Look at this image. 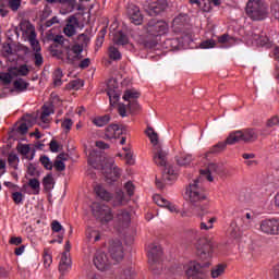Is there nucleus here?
<instances>
[{
  "mask_svg": "<svg viewBox=\"0 0 279 279\" xmlns=\"http://www.w3.org/2000/svg\"><path fill=\"white\" fill-rule=\"evenodd\" d=\"M218 244L215 240L203 239L196 244V256H198L199 262H190L185 266V274L189 279H206L205 267H210V258L215 254Z\"/></svg>",
  "mask_w": 279,
  "mask_h": 279,
  "instance_id": "obj_1",
  "label": "nucleus"
},
{
  "mask_svg": "<svg viewBox=\"0 0 279 279\" xmlns=\"http://www.w3.org/2000/svg\"><path fill=\"white\" fill-rule=\"evenodd\" d=\"M92 213L94 217L100 221V223L106 225L110 223L112 219H114L116 228L121 232V230L129 228L130 221H132V218L130 216V211L125 209H119L114 215L112 214V209L108 205L94 203L92 205Z\"/></svg>",
  "mask_w": 279,
  "mask_h": 279,
  "instance_id": "obj_2",
  "label": "nucleus"
},
{
  "mask_svg": "<svg viewBox=\"0 0 279 279\" xmlns=\"http://www.w3.org/2000/svg\"><path fill=\"white\" fill-rule=\"evenodd\" d=\"M124 189L129 196L121 190L117 191L114 194H111L106 190L104 185H96L94 191L100 199L104 202H111L112 206H125L130 201V197L134 195V184L132 182H126Z\"/></svg>",
  "mask_w": 279,
  "mask_h": 279,
  "instance_id": "obj_3",
  "label": "nucleus"
},
{
  "mask_svg": "<svg viewBox=\"0 0 279 279\" xmlns=\"http://www.w3.org/2000/svg\"><path fill=\"white\" fill-rule=\"evenodd\" d=\"M77 40L78 43H81V45L76 44L71 47L69 39L64 38V36L57 35L53 38V43L60 45L61 47H63V49H66L68 64H73L75 60H80L82 58V52L84 51V46L90 43V38H88L85 34L78 35Z\"/></svg>",
  "mask_w": 279,
  "mask_h": 279,
  "instance_id": "obj_4",
  "label": "nucleus"
},
{
  "mask_svg": "<svg viewBox=\"0 0 279 279\" xmlns=\"http://www.w3.org/2000/svg\"><path fill=\"white\" fill-rule=\"evenodd\" d=\"M185 197L191 204L192 210H195L197 215H205L206 207H204V202H206V192L199 182V179L190 183L185 191Z\"/></svg>",
  "mask_w": 279,
  "mask_h": 279,
  "instance_id": "obj_5",
  "label": "nucleus"
},
{
  "mask_svg": "<svg viewBox=\"0 0 279 279\" xmlns=\"http://www.w3.org/2000/svg\"><path fill=\"white\" fill-rule=\"evenodd\" d=\"M88 163L90 167H94V169H100L105 174V178L110 180V182H117V180L121 178V169L114 166V159L104 157L102 160L100 159V163H97V159H94L93 153H90L88 157Z\"/></svg>",
  "mask_w": 279,
  "mask_h": 279,
  "instance_id": "obj_6",
  "label": "nucleus"
},
{
  "mask_svg": "<svg viewBox=\"0 0 279 279\" xmlns=\"http://www.w3.org/2000/svg\"><path fill=\"white\" fill-rule=\"evenodd\" d=\"M245 13L251 21H265L269 16V8L263 0H248Z\"/></svg>",
  "mask_w": 279,
  "mask_h": 279,
  "instance_id": "obj_7",
  "label": "nucleus"
},
{
  "mask_svg": "<svg viewBox=\"0 0 279 279\" xmlns=\"http://www.w3.org/2000/svg\"><path fill=\"white\" fill-rule=\"evenodd\" d=\"M147 256L149 269L154 274H160L162 271V247L156 243H151L147 246Z\"/></svg>",
  "mask_w": 279,
  "mask_h": 279,
  "instance_id": "obj_8",
  "label": "nucleus"
},
{
  "mask_svg": "<svg viewBox=\"0 0 279 279\" xmlns=\"http://www.w3.org/2000/svg\"><path fill=\"white\" fill-rule=\"evenodd\" d=\"M154 162L158 167H165L162 182L167 184V182H173V180H175V170H173V167L167 166V151L159 148L154 155Z\"/></svg>",
  "mask_w": 279,
  "mask_h": 279,
  "instance_id": "obj_9",
  "label": "nucleus"
},
{
  "mask_svg": "<svg viewBox=\"0 0 279 279\" xmlns=\"http://www.w3.org/2000/svg\"><path fill=\"white\" fill-rule=\"evenodd\" d=\"M146 32L149 36L158 38V36H165L169 32V24L165 21L150 20L146 25Z\"/></svg>",
  "mask_w": 279,
  "mask_h": 279,
  "instance_id": "obj_10",
  "label": "nucleus"
},
{
  "mask_svg": "<svg viewBox=\"0 0 279 279\" xmlns=\"http://www.w3.org/2000/svg\"><path fill=\"white\" fill-rule=\"evenodd\" d=\"M259 232L264 234H279V219H265L259 223Z\"/></svg>",
  "mask_w": 279,
  "mask_h": 279,
  "instance_id": "obj_11",
  "label": "nucleus"
},
{
  "mask_svg": "<svg viewBox=\"0 0 279 279\" xmlns=\"http://www.w3.org/2000/svg\"><path fill=\"white\" fill-rule=\"evenodd\" d=\"M144 8L145 12H147L149 16H158L160 12H165V10H167V0H156L145 4Z\"/></svg>",
  "mask_w": 279,
  "mask_h": 279,
  "instance_id": "obj_12",
  "label": "nucleus"
},
{
  "mask_svg": "<svg viewBox=\"0 0 279 279\" xmlns=\"http://www.w3.org/2000/svg\"><path fill=\"white\" fill-rule=\"evenodd\" d=\"M94 265L99 271H106L112 265V262H110L106 252L97 251L94 256Z\"/></svg>",
  "mask_w": 279,
  "mask_h": 279,
  "instance_id": "obj_13",
  "label": "nucleus"
},
{
  "mask_svg": "<svg viewBox=\"0 0 279 279\" xmlns=\"http://www.w3.org/2000/svg\"><path fill=\"white\" fill-rule=\"evenodd\" d=\"M126 14L133 25H143V13H141V8L135 4H129Z\"/></svg>",
  "mask_w": 279,
  "mask_h": 279,
  "instance_id": "obj_14",
  "label": "nucleus"
},
{
  "mask_svg": "<svg viewBox=\"0 0 279 279\" xmlns=\"http://www.w3.org/2000/svg\"><path fill=\"white\" fill-rule=\"evenodd\" d=\"M109 254L112 260H116V263H119V260H123V244L121 243V241L116 240L110 243Z\"/></svg>",
  "mask_w": 279,
  "mask_h": 279,
  "instance_id": "obj_15",
  "label": "nucleus"
},
{
  "mask_svg": "<svg viewBox=\"0 0 279 279\" xmlns=\"http://www.w3.org/2000/svg\"><path fill=\"white\" fill-rule=\"evenodd\" d=\"M141 97V94L134 89H126L123 95L124 101H129L128 107L130 110H138V102L136 99Z\"/></svg>",
  "mask_w": 279,
  "mask_h": 279,
  "instance_id": "obj_16",
  "label": "nucleus"
},
{
  "mask_svg": "<svg viewBox=\"0 0 279 279\" xmlns=\"http://www.w3.org/2000/svg\"><path fill=\"white\" fill-rule=\"evenodd\" d=\"M77 27H80V22L75 17H70L63 27V34L68 36V38H72L77 34Z\"/></svg>",
  "mask_w": 279,
  "mask_h": 279,
  "instance_id": "obj_17",
  "label": "nucleus"
},
{
  "mask_svg": "<svg viewBox=\"0 0 279 279\" xmlns=\"http://www.w3.org/2000/svg\"><path fill=\"white\" fill-rule=\"evenodd\" d=\"M71 270V253L63 252L59 263L60 276L64 277V274H69Z\"/></svg>",
  "mask_w": 279,
  "mask_h": 279,
  "instance_id": "obj_18",
  "label": "nucleus"
},
{
  "mask_svg": "<svg viewBox=\"0 0 279 279\" xmlns=\"http://www.w3.org/2000/svg\"><path fill=\"white\" fill-rule=\"evenodd\" d=\"M215 173H219V166H217V163H209L207 169L201 170V175H205L208 182H213L215 180V178H213Z\"/></svg>",
  "mask_w": 279,
  "mask_h": 279,
  "instance_id": "obj_19",
  "label": "nucleus"
},
{
  "mask_svg": "<svg viewBox=\"0 0 279 279\" xmlns=\"http://www.w3.org/2000/svg\"><path fill=\"white\" fill-rule=\"evenodd\" d=\"M253 40L259 45V47H266L267 49H269L271 47V40L269 39V37H267L265 34H258V33H254L253 34Z\"/></svg>",
  "mask_w": 279,
  "mask_h": 279,
  "instance_id": "obj_20",
  "label": "nucleus"
},
{
  "mask_svg": "<svg viewBox=\"0 0 279 279\" xmlns=\"http://www.w3.org/2000/svg\"><path fill=\"white\" fill-rule=\"evenodd\" d=\"M258 138V133L254 129H246L242 131L243 143H254Z\"/></svg>",
  "mask_w": 279,
  "mask_h": 279,
  "instance_id": "obj_21",
  "label": "nucleus"
},
{
  "mask_svg": "<svg viewBox=\"0 0 279 279\" xmlns=\"http://www.w3.org/2000/svg\"><path fill=\"white\" fill-rule=\"evenodd\" d=\"M243 141V131H234L229 134L226 140V145H235V143H241Z\"/></svg>",
  "mask_w": 279,
  "mask_h": 279,
  "instance_id": "obj_22",
  "label": "nucleus"
},
{
  "mask_svg": "<svg viewBox=\"0 0 279 279\" xmlns=\"http://www.w3.org/2000/svg\"><path fill=\"white\" fill-rule=\"evenodd\" d=\"M11 73L15 77H26V75H29V68H27V64H22L20 66H13V68H11Z\"/></svg>",
  "mask_w": 279,
  "mask_h": 279,
  "instance_id": "obj_23",
  "label": "nucleus"
},
{
  "mask_svg": "<svg viewBox=\"0 0 279 279\" xmlns=\"http://www.w3.org/2000/svg\"><path fill=\"white\" fill-rule=\"evenodd\" d=\"M175 160H177V165H179V167H189V165H191V162H193V155L182 154L180 156H177Z\"/></svg>",
  "mask_w": 279,
  "mask_h": 279,
  "instance_id": "obj_24",
  "label": "nucleus"
},
{
  "mask_svg": "<svg viewBox=\"0 0 279 279\" xmlns=\"http://www.w3.org/2000/svg\"><path fill=\"white\" fill-rule=\"evenodd\" d=\"M226 267H228L226 264H218L211 268L210 276L211 278H221L226 274Z\"/></svg>",
  "mask_w": 279,
  "mask_h": 279,
  "instance_id": "obj_25",
  "label": "nucleus"
},
{
  "mask_svg": "<svg viewBox=\"0 0 279 279\" xmlns=\"http://www.w3.org/2000/svg\"><path fill=\"white\" fill-rule=\"evenodd\" d=\"M14 74L12 73V68H9L7 72H1L0 73V81L4 86H8L12 84V80H14Z\"/></svg>",
  "mask_w": 279,
  "mask_h": 279,
  "instance_id": "obj_26",
  "label": "nucleus"
},
{
  "mask_svg": "<svg viewBox=\"0 0 279 279\" xmlns=\"http://www.w3.org/2000/svg\"><path fill=\"white\" fill-rule=\"evenodd\" d=\"M113 41L116 45L124 46L128 45V43H130V38H128V35H125V33L120 31L114 34Z\"/></svg>",
  "mask_w": 279,
  "mask_h": 279,
  "instance_id": "obj_27",
  "label": "nucleus"
},
{
  "mask_svg": "<svg viewBox=\"0 0 279 279\" xmlns=\"http://www.w3.org/2000/svg\"><path fill=\"white\" fill-rule=\"evenodd\" d=\"M28 87H29V83L25 82V80L23 78H17L13 82V88L17 93H25V90H27Z\"/></svg>",
  "mask_w": 279,
  "mask_h": 279,
  "instance_id": "obj_28",
  "label": "nucleus"
},
{
  "mask_svg": "<svg viewBox=\"0 0 279 279\" xmlns=\"http://www.w3.org/2000/svg\"><path fill=\"white\" fill-rule=\"evenodd\" d=\"M186 23H189V15L186 14H179L173 19V27H178L179 29H182Z\"/></svg>",
  "mask_w": 279,
  "mask_h": 279,
  "instance_id": "obj_29",
  "label": "nucleus"
},
{
  "mask_svg": "<svg viewBox=\"0 0 279 279\" xmlns=\"http://www.w3.org/2000/svg\"><path fill=\"white\" fill-rule=\"evenodd\" d=\"M227 144L226 142H219L218 144L214 145L209 151H207L205 154V158H208V156H210V154H221V151H223V149H226Z\"/></svg>",
  "mask_w": 279,
  "mask_h": 279,
  "instance_id": "obj_30",
  "label": "nucleus"
},
{
  "mask_svg": "<svg viewBox=\"0 0 279 279\" xmlns=\"http://www.w3.org/2000/svg\"><path fill=\"white\" fill-rule=\"evenodd\" d=\"M93 123L97 128H104V125H108V123H110V117L108 114L96 117L94 118Z\"/></svg>",
  "mask_w": 279,
  "mask_h": 279,
  "instance_id": "obj_31",
  "label": "nucleus"
},
{
  "mask_svg": "<svg viewBox=\"0 0 279 279\" xmlns=\"http://www.w3.org/2000/svg\"><path fill=\"white\" fill-rule=\"evenodd\" d=\"M107 95L109 97V101L111 106H114V104L119 101L120 95L117 93L116 89H112L110 85H108Z\"/></svg>",
  "mask_w": 279,
  "mask_h": 279,
  "instance_id": "obj_32",
  "label": "nucleus"
},
{
  "mask_svg": "<svg viewBox=\"0 0 279 279\" xmlns=\"http://www.w3.org/2000/svg\"><path fill=\"white\" fill-rule=\"evenodd\" d=\"M47 3H61L62 5H68L70 10H75V5H77L76 0H46Z\"/></svg>",
  "mask_w": 279,
  "mask_h": 279,
  "instance_id": "obj_33",
  "label": "nucleus"
},
{
  "mask_svg": "<svg viewBox=\"0 0 279 279\" xmlns=\"http://www.w3.org/2000/svg\"><path fill=\"white\" fill-rule=\"evenodd\" d=\"M108 56L110 58V60H121L122 56H121V51H119V48L114 47V46H110L108 49Z\"/></svg>",
  "mask_w": 279,
  "mask_h": 279,
  "instance_id": "obj_34",
  "label": "nucleus"
},
{
  "mask_svg": "<svg viewBox=\"0 0 279 279\" xmlns=\"http://www.w3.org/2000/svg\"><path fill=\"white\" fill-rule=\"evenodd\" d=\"M86 236L88 239V241H93L94 243H97V241H99L101 239V235L99 234V231L95 230V229H87L86 231Z\"/></svg>",
  "mask_w": 279,
  "mask_h": 279,
  "instance_id": "obj_35",
  "label": "nucleus"
},
{
  "mask_svg": "<svg viewBox=\"0 0 279 279\" xmlns=\"http://www.w3.org/2000/svg\"><path fill=\"white\" fill-rule=\"evenodd\" d=\"M242 221H247V222H245V225H242L243 230H250V228H252V221H254V214L246 213L242 217Z\"/></svg>",
  "mask_w": 279,
  "mask_h": 279,
  "instance_id": "obj_36",
  "label": "nucleus"
},
{
  "mask_svg": "<svg viewBox=\"0 0 279 279\" xmlns=\"http://www.w3.org/2000/svg\"><path fill=\"white\" fill-rule=\"evenodd\" d=\"M28 186L33 190V195H38L40 193V181L38 179L34 178L28 180Z\"/></svg>",
  "mask_w": 279,
  "mask_h": 279,
  "instance_id": "obj_37",
  "label": "nucleus"
},
{
  "mask_svg": "<svg viewBox=\"0 0 279 279\" xmlns=\"http://www.w3.org/2000/svg\"><path fill=\"white\" fill-rule=\"evenodd\" d=\"M21 160L19 159V155L14 153H10L8 156V163L13 168V169H19V162Z\"/></svg>",
  "mask_w": 279,
  "mask_h": 279,
  "instance_id": "obj_38",
  "label": "nucleus"
},
{
  "mask_svg": "<svg viewBox=\"0 0 279 279\" xmlns=\"http://www.w3.org/2000/svg\"><path fill=\"white\" fill-rule=\"evenodd\" d=\"M64 76V74H62V70L61 69H57L53 74V85L54 86H62V77Z\"/></svg>",
  "mask_w": 279,
  "mask_h": 279,
  "instance_id": "obj_39",
  "label": "nucleus"
},
{
  "mask_svg": "<svg viewBox=\"0 0 279 279\" xmlns=\"http://www.w3.org/2000/svg\"><path fill=\"white\" fill-rule=\"evenodd\" d=\"M146 134L153 145H158V133L154 129L148 128Z\"/></svg>",
  "mask_w": 279,
  "mask_h": 279,
  "instance_id": "obj_40",
  "label": "nucleus"
},
{
  "mask_svg": "<svg viewBox=\"0 0 279 279\" xmlns=\"http://www.w3.org/2000/svg\"><path fill=\"white\" fill-rule=\"evenodd\" d=\"M155 204H157V206H160L161 208H167V206H169V201H167L166 198H162V196L156 194L153 197Z\"/></svg>",
  "mask_w": 279,
  "mask_h": 279,
  "instance_id": "obj_41",
  "label": "nucleus"
},
{
  "mask_svg": "<svg viewBox=\"0 0 279 279\" xmlns=\"http://www.w3.org/2000/svg\"><path fill=\"white\" fill-rule=\"evenodd\" d=\"M135 277L136 272L132 269V267L124 269L120 276L121 279H134Z\"/></svg>",
  "mask_w": 279,
  "mask_h": 279,
  "instance_id": "obj_42",
  "label": "nucleus"
},
{
  "mask_svg": "<svg viewBox=\"0 0 279 279\" xmlns=\"http://www.w3.org/2000/svg\"><path fill=\"white\" fill-rule=\"evenodd\" d=\"M83 86H84V81L82 80H74L68 84V88L72 90H80V88H82Z\"/></svg>",
  "mask_w": 279,
  "mask_h": 279,
  "instance_id": "obj_43",
  "label": "nucleus"
},
{
  "mask_svg": "<svg viewBox=\"0 0 279 279\" xmlns=\"http://www.w3.org/2000/svg\"><path fill=\"white\" fill-rule=\"evenodd\" d=\"M39 161L41 162L43 167H45L48 171H51L53 169V163L51 162V159L47 157V155H44L39 158Z\"/></svg>",
  "mask_w": 279,
  "mask_h": 279,
  "instance_id": "obj_44",
  "label": "nucleus"
},
{
  "mask_svg": "<svg viewBox=\"0 0 279 279\" xmlns=\"http://www.w3.org/2000/svg\"><path fill=\"white\" fill-rule=\"evenodd\" d=\"M217 221V218L213 217L207 220V223L204 222V218H202L201 230H211L213 223Z\"/></svg>",
  "mask_w": 279,
  "mask_h": 279,
  "instance_id": "obj_45",
  "label": "nucleus"
},
{
  "mask_svg": "<svg viewBox=\"0 0 279 279\" xmlns=\"http://www.w3.org/2000/svg\"><path fill=\"white\" fill-rule=\"evenodd\" d=\"M52 113H53V110L51 109V107L44 106L43 112L40 116L41 121H44V123H47V117H50Z\"/></svg>",
  "mask_w": 279,
  "mask_h": 279,
  "instance_id": "obj_46",
  "label": "nucleus"
},
{
  "mask_svg": "<svg viewBox=\"0 0 279 279\" xmlns=\"http://www.w3.org/2000/svg\"><path fill=\"white\" fill-rule=\"evenodd\" d=\"M217 43L214 39H206L201 43V49H215Z\"/></svg>",
  "mask_w": 279,
  "mask_h": 279,
  "instance_id": "obj_47",
  "label": "nucleus"
},
{
  "mask_svg": "<svg viewBox=\"0 0 279 279\" xmlns=\"http://www.w3.org/2000/svg\"><path fill=\"white\" fill-rule=\"evenodd\" d=\"M27 173H28V175H32L33 178H40V172L37 171L36 166H34V163H29L27 166Z\"/></svg>",
  "mask_w": 279,
  "mask_h": 279,
  "instance_id": "obj_48",
  "label": "nucleus"
},
{
  "mask_svg": "<svg viewBox=\"0 0 279 279\" xmlns=\"http://www.w3.org/2000/svg\"><path fill=\"white\" fill-rule=\"evenodd\" d=\"M31 150H32V148H31L29 145H27V144H19V145H17V151H19L22 156H27V154H29Z\"/></svg>",
  "mask_w": 279,
  "mask_h": 279,
  "instance_id": "obj_49",
  "label": "nucleus"
},
{
  "mask_svg": "<svg viewBox=\"0 0 279 279\" xmlns=\"http://www.w3.org/2000/svg\"><path fill=\"white\" fill-rule=\"evenodd\" d=\"M61 128H62V130H64L65 134H69V132H71V128H73V120H71V119H65V120L61 123Z\"/></svg>",
  "mask_w": 279,
  "mask_h": 279,
  "instance_id": "obj_50",
  "label": "nucleus"
},
{
  "mask_svg": "<svg viewBox=\"0 0 279 279\" xmlns=\"http://www.w3.org/2000/svg\"><path fill=\"white\" fill-rule=\"evenodd\" d=\"M234 38H232L230 35L225 34L220 37H218V43H220V45H230V43H233Z\"/></svg>",
  "mask_w": 279,
  "mask_h": 279,
  "instance_id": "obj_51",
  "label": "nucleus"
},
{
  "mask_svg": "<svg viewBox=\"0 0 279 279\" xmlns=\"http://www.w3.org/2000/svg\"><path fill=\"white\" fill-rule=\"evenodd\" d=\"M114 130H117V124H110L107 129H106V133L105 136L109 140L114 138Z\"/></svg>",
  "mask_w": 279,
  "mask_h": 279,
  "instance_id": "obj_52",
  "label": "nucleus"
},
{
  "mask_svg": "<svg viewBox=\"0 0 279 279\" xmlns=\"http://www.w3.org/2000/svg\"><path fill=\"white\" fill-rule=\"evenodd\" d=\"M12 199H13L14 204H16L19 206V204H23V199H25V196L21 192H14L12 194Z\"/></svg>",
  "mask_w": 279,
  "mask_h": 279,
  "instance_id": "obj_53",
  "label": "nucleus"
},
{
  "mask_svg": "<svg viewBox=\"0 0 279 279\" xmlns=\"http://www.w3.org/2000/svg\"><path fill=\"white\" fill-rule=\"evenodd\" d=\"M229 232L232 236V239H236V236H239V226L236 225V222H231L230 227H229Z\"/></svg>",
  "mask_w": 279,
  "mask_h": 279,
  "instance_id": "obj_54",
  "label": "nucleus"
},
{
  "mask_svg": "<svg viewBox=\"0 0 279 279\" xmlns=\"http://www.w3.org/2000/svg\"><path fill=\"white\" fill-rule=\"evenodd\" d=\"M9 8L12 12H17L21 8V0H9Z\"/></svg>",
  "mask_w": 279,
  "mask_h": 279,
  "instance_id": "obj_55",
  "label": "nucleus"
},
{
  "mask_svg": "<svg viewBox=\"0 0 279 279\" xmlns=\"http://www.w3.org/2000/svg\"><path fill=\"white\" fill-rule=\"evenodd\" d=\"M124 149V158L126 160V163L128 165H134V158H133V155H132V151H130V148H123Z\"/></svg>",
  "mask_w": 279,
  "mask_h": 279,
  "instance_id": "obj_56",
  "label": "nucleus"
},
{
  "mask_svg": "<svg viewBox=\"0 0 279 279\" xmlns=\"http://www.w3.org/2000/svg\"><path fill=\"white\" fill-rule=\"evenodd\" d=\"M34 60H35V66H43L45 62V59L43 58V54H40V52H35Z\"/></svg>",
  "mask_w": 279,
  "mask_h": 279,
  "instance_id": "obj_57",
  "label": "nucleus"
},
{
  "mask_svg": "<svg viewBox=\"0 0 279 279\" xmlns=\"http://www.w3.org/2000/svg\"><path fill=\"white\" fill-rule=\"evenodd\" d=\"M271 14L279 21V2H275L270 7Z\"/></svg>",
  "mask_w": 279,
  "mask_h": 279,
  "instance_id": "obj_58",
  "label": "nucleus"
},
{
  "mask_svg": "<svg viewBox=\"0 0 279 279\" xmlns=\"http://www.w3.org/2000/svg\"><path fill=\"white\" fill-rule=\"evenodd\" d=\"M278 124H279V119H278L277 116H274L272 118H270V119L267 121L266 126H267V128H274V126H276V125H278Z\"/></svg>",
  "mask_w": 279,
  "mask_h": 279,
  "instance_id": "obj_59",
  "label": "nucleus"
},
{
  "mask_svg": "<svg viewBox=\"0 0 279 279\" xmlns=\"http://www.w3.org/2000/svg\"><path fill=\"white\" fill-rule=\"evenodd\" d=\"M51 263H53L51 254L45 253L44 254V265H45V267H49L51 265Z\"/></svg>",
  "mask_w": 279,
  "mask_h": 279,
  "instance_id": "obj_60",
  "label": "nucleus"
},
{
  "mask_svg": "<svg viewBox=\"0 0 279 279\" xmlns=\"http://www.w3.org/2000/svg\"><path fill=\"white\" fill-rule=\"evenodd\" d=\"M118 112L120 117H128V107L123 104H120L118 107Z\"/></svg>",
  "mask_w": 279,
  "mask_h": 279,
  "instance_id": "obj_61",
  "label": "nucleus"
},
{
  "mask_svg": "<svg viewBox=\"0 0 279 279\" xmlns=\"http://www.w3.org/2000/svg\"><path fill=\"white\" fill-rule=\"evenodd\" d=\"M54 169H57V171H64V169H66V166L64 165V161L56 160L54 161Z\"/></svg>",
  "mask_w": 279,
  "mask_h": 279,
  "instance_id": "obj_62",
  "label": "nucleus"
},
{
  "mask_svg": "<svg viewBox=\"0 0 279 279\" xmlns=\"http://www.w3.org/2000/svg\"><path fill=\"white\" fill-rule=\"evenodd\" d=\"M31 45L35 53H40V44L36 39H31Z\"/></svg>",
  "mask_w": 279,
  "mask_h": 279,
  "instance_id": "obj_63",
  "label": "nucleus"
},
{
  "mask_svg": "<svg viewBox=\"0 0 279 279\" xmlns=\"http://www.w3.org/2000/svg\"><path fill=\"white\" fill-rule=\"evenodd\" d=\"M52 232H60L62 230V225L58 220H53L51 223Z\"/></svg>",
  "mask_w": 279,
  "mask_h": 279,
  "instance_id": "obj_64",
  "label": "nucleus"
}]
</instances>
